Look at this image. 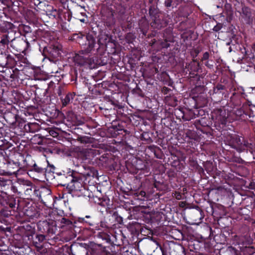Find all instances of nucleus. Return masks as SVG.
<instances>
[{
    "mask_svg": "<svg viewBox=\"0 0 255 255\" xmlns=\"http://www.w3.org/2000/svg\"><path fill=\"white\" fill-rule=\"evenodd\" d=\"M148 14L150 17V25L153 29L160 30L168 25V20L157 7V5H151L149 7Z\"/></svg>",
    "mask_w": 255,
    "mask_h": 255,
    "instance_id": "obj_1",
    "label": "nucleus"
},
{
    "mask_svg": "<svg viewBox=\"0 0 255 255\" xmlns=\"http://www.w3.org/2000/svg\"><path fill=\"white\" fill-rule=\"evenodd\" d=\"M72 178H71L70 182L68 183H59V186L66 187V190L68 193L72 192H80L81 194H84L86 189L84 186L83 180L81 175L77 173L72 174Z\"/></svg>",
    "mask_w": 255,
    "mask_h": 255,
    "instance_id": "obj_2",
    "label": "nucleus"
},
{
    "mask_svg": "<svg viewBox=\"0 0 255 255\" xmlns=\"http://www.w3.org/2000/svg\"><path fill=\"white\" fill-rule=\"evenodd\" d=\"M230 145L239 152L248 150L251 147V144L246 140L244 137L235 134L230 136L229 140Z\"/></svg>",
    "mask_w": 255,
    "mask_h": 255,
    "instance_id": "obj_3",
    "label": "nucleus"
},
{
    "mask_svg": "<svg viewBox=\"0 0 255 255\" xmlns=\"http://www.w3.org/2000/svg\"><path fill=\"white\" fill-rule=\"evenodd\" d=\"M37 228L42 233L48 235L55 234L57 230L56 222L54 221H40L37 224Z\"/></svg>",
    "mask_w": 255,
    "mask_h": 255,
    "instance_id": "obj_4",
    "label": "nucleus"
},
{
    "mask_svg": "<svg viewBox=\"0 0 255 255\" xmlns=\"http://www.w3.org/2000/svg\"><path fill=\"white\" fill-rule=\"evenodd\" d=\"M226 90L227 88L225 85L218 83L210 91L209 94L212 100L216 102L220 101L223 98Z\"/></svg>",
    "mask_w": 255,
    "mask_h": 255,
    "instance_id": "obj_5",
    "label": "nucleus"
},
{
    "mask_svg": "<svg viewBox=\"0 0 255 255\" xmlns=\"http://www.w3.org/2000/svg\"><path fill=\"white\" fill-rule=\"evenodd\" d=\"M60 48L56 45H49L44 47L43 49V54L50 60H52L59 57L61 54Z\"/></svg>",
    "mask_w": 255,
    "mask_h": 255,
    "instance_id": "obj_6",
    "label": "nucleus"
},
{
    "mask_svg": "<svg viewBox=\"0 0 255 255\" xmlns=\"http://www.w3.org/2000/svg\"><path fill=\"white\" fill-rule=\"evenodd\" d=\"M87 42L83 44V49L79 51L80 54H88L93 50L96 44L95 39L92 34H88L85 37Z\"/></svg>",
    "mask_w": 255,
    "mask_h": 255,
    "instance_id": "obj_7",
    "label": "nucleus"
},
{
    "mask_svg": "<svg viewBox=\"0 0 255 255\" xmlns=\"http://www.w3.org/2000/svg\"><path fill=\"white\" fill-rule=\"evenodd\" d=\"M88 245L86 244L74 243L70 246L72 255H87Z\"/></svg>",
    "mask_w": 255,
    "mask_h": 255,
    "instance_id": "obj_8",
    "label": "nucleus"
},
{
    "mask_svg": "<svg viewBox=\"0 0 255 255\" xmlns=\"http://www.w3.org/2000/svg\"><path fill=\"white\" fill-rule=\"evenodd\" d=\"M253 12L254 14H255V11H253L250 7L245 5L242 6L241 15L247 24H252L253 21Z\"/></svg>",
    "mask_w": 255,
    "mask_h": 255,
    "instance_id": "obj_9",
    "label": "nucleus"
},
{
    "mask_svg": "<svg viewBox=\"0 0 255 255\" xmlns=\"http://www.w3.org/2000/svg\"><path fill=\"white\" fill-rule=\"evenodd\" d=\"M20 163L19 162H9L7 165V171H4L2 175L6 176H10L16 173L21 168L20 167Z\"/></svg>",
    "mask_w": 255,
    "mask_h": 255,
    "instance_id": "obj_10",
    "label": "nucleus"
},
{
    "mask_svg": "<svg viewBox=\"0 0 255 255\" xmlns=\"http://www.w3.org/2000/svg\"><path fill=\"white\" fill-rule=\"evenodd\" d=\"M168 252L170 255H184V248L183 246L173 244L169 246Z\"/></svg>",
    "mask_w": 255,
    "mask_h": 255,
    "instance_id": "obj_11",
    "label": "nucleus"
},
{
    "mask_svg": "<svg viewBox=\"0 0 255 255\" xmlns=\"http://www.w3.org/2000/svg\"><path fill=\"white\" fill-rule=\"evenodd\" d=\"M83 167L84 171H81V172L78 174V175H81L82 178L84 177L87 179L89 177H94L97 175V171L94 167L86 166H83Z\"/></svg>",
    "mask_w": 255,
    "mask_h": 255,
    "instance_id": "obj_12",
    "label": "nucleus"
},
{
    "mask_svg": "<svg viewBox=\"0 0 255 255\" xmlns=\"http://www.w3.org/2000/svg\"><path fill=\"white\" fill-rule=\"evenodd\" d=\"M31 171H34L38 173H44L45 174V177L47 178V180H51L53 178V174L48 171V170L45 169V168H43L41 166H38L36 164H34L32 167Z\"/></svg>",
    "mask_w": 255,
    "mask_h": 255,
    "instance_id": "obj_13",
    "label": "nucleus"
},
{
    "mask_svg": "<svg viewBox=\"0 0 255 255\" xmlns=\"http://www.w3.org/2000/svg\"><path fill=\"white\" fill-rule=\"evenodd\" d=\"M138 26L140 31L142 32V33L143 35H146L149 27V24L145 15L142 16L139 20Z\"/></svg>",
    "mask_w": 255,
    "mask_h": 255,
    "instance_id": "obj_14",
    "label": "nucleus"
},
{
    "mask_svg": "<svg viewBox=\"0 0 255 255\" xmlns=\"http://www.w3.org/2000/svg\"><path fill=\"white\" fill-rule=\"evenodd\" d=\"M5 117H11L13 118V121H10L9 123L11 125L16 124V127H18L20 129H23V126L25 124V121L22 119L17 118L16 115L9 113L5 115Z\"/></svg>",
    "mask_w": 255,
    "mask_h": 255,
    "instance_id": "obj_15",
    "label": "nucleus"
},
{
    "mask_svg": "<svg viewBox=\"0 0 255 255\" xmlns=\"http://www.w3.org/2000/svg\"><path fill=\"white\" fill-rule=\"evenodd\" d=\"M76 157L83 160H86L90 156V152L86 148H77L76 149Z\"/></svg>",
    "mask_w": 255,
    "mask_h": 255,
    "instance_id": "obj_16",
    "label": "nucleus"
},
{
    "mask_svg": "<svg viewBox=\"0 0 255 255\" xmlns=\"http://www.w3.org/2000/svg\"><path fill=\"white\" fill-rule=\"evenodd\" d=\"M7 206L9 208L13 209L16 208H18L19 206V200L18 198L15 197L14 195H7Z\"/></svg>",
    "mask_w": 255,
    "mask_h": 255,
    "instance_id": "obj_17",
    "label": "nucleus"
},
{
    "mask_svg": "<svg viewBox=\"0 0 255 255\" xmlns=\"http://www.w3.org/2000/svg\"><path fill=\"white\" fill-rule=\"evenodd\" d=\"M68 117L75 125H81L84 124V119L72 111L68 112Z\"/></svg>",
    "mask_w": 255,
    "mask_h": 255,
    "instance_id": "obj_18",
    "label": "nucleus"
},
{
    "mask_svg": "<svg viewBox=\"0 0 255 255\" xmlns=\"http://www.w3.org/2000/svg\"><path fill=\"white\" fill-rule=\"evenodd\" d=\"M74 61L79 65L83 66L86 63H89L91 59L89 57H86L84 56L80 55V54H77L74 57Z\"/></svg>",
    "mask_w": 255,
    "mask_h": 255,
    "instance_id": "obj_19",
    "label": "nucleus"
},
{
    "mask_svg": "<svg viewBox=\"0 0 255 255\" xmlns=\"http://www.w3.org/2000/svg\"><path fill=\"white\" fill-rule=\"evenodd\" d=\"M249 105L246 103L244 104L241 108L237 109L235 111V114L236 115V116L242 119L243 117L244 118V115H248V109H249Z\"/></svg>",
    "mask_w": 255,
    "mask_h": 255,
    "instance_id": "obj_20",
    "label": "nucleus"
},
{
    "mask_svg": "<svg viewBox=\"0 0 255 255\" xmlns=\"http://www.w3.org/2000/svg\"><path fill=\"white\" fill-rule=\"evenodd\" d=\"M2 175V174L0 175V188L6 190L11 185V180L4 178Z\"/></svg>",
    "mask_w": 255,
    "mask_h": 255,
    "instance_id": "obj_21",
    "label": "nucleus"
},
{
    "mask_svg": "<svg viewBox=\"0 0 255 255\" xmlns=\"http://www.w3.org/2000/svg\"><path fill=\"white\" fill-rule=\"evenodd\" d=\"M56 175L57 176L56 177L57 180L61 181L60 183L62 184L69 183L71 178H72V174L67 176L65 174L60 172L57 173Z\"/></svg>",
    "mask_w": 255,
    "mask_h": 255,
    "instance_id": "obj_22",
    "label": "nucleus"
},
{
    "mask_svg": "<svg viewBox=\"0 0 255 255\" xmlns=\"http://www.w3.org/2000/svg\"><path fill=\"white\" fill-rule=\"evenodd\" d=\"M10 46L17 50H20V47L25 43V41L20 38H13L10 41Z\"/></svg>",
    "mask_w": 255,
    "mask_h": 255,
    "instance_id": "obj_23",
    "label": "nucleus"
},
{
    "mask_svg": "<svg viewBox=\"0 0 255 255\" xmlns=\"http://www.w3.org/2000/svg\"><path fill=\"white\" fill-rule=\"evenodd\" d=\"M30 184H31V182L29 181L24 180H19V190H20V194L24 193L26 190V188H30L29 186Z\"/></svg>",
    "mask_w": 255,
    "mask_h": 255,
    "instance_id": "obj_24",
    "label": "nucleus"
},
{
    "mask_svg": "<svg viewBox=\"0 0 255 255\" xmlns=\"http://www.w3.org/2000/svg\"><path fill=\"white\" fill-rule=\"evenodd\" d=\"M111 39L108 34H102L99 36L98 43L100 45L106 44L107 42H109Z\"/></svg>",
    "mask_w": 255,
    "mask_h": 255,
    "instance_id": "obj_25",
    "label": "nucleus"
},
{
    "mask_svg": "<svg viewBox=\"0 0 255 255\" xmlns=\"http://www.w3.org/2000/svg\"><path fill=\"white\" fill-rule=\"evenodd\" d=\"M29 188H26V190L24 192L26 197L27 199L31 198L33 197L34 193L36 191L35 186L30 184Z\"/></svg>",
    "mask_w": 255,
    "mask_h": 255,
    "instance_id": "obj_26",
    "label": "nucleus"
},
{
    "mask_svg": "<svg viewBox=\"0 0 255 255\" xmlns=\"http://www.w3.org/2000/svg\"><path fill=\"white\" fill-rule=\"evenodd\" d=\"M45 239V236L43 235H37L35 237V241H33V244L37 248H41L40 243L43 242Z\"/></svg>",
    "mask_w": 255,
    "mask_h": 255,
    "instance_id": "obj_27",
    "label": "nucleus"
},
{
    "mask_svg": "<svg viewBox=\"0 0 255 255\" xmlns=\"http://www.w3.org/2000/svg\"><path fill=\"white\" fill-rule=\"evenodd\" d=\"M224 10L225 11V13L227 15V18H229L230 19L233 15V10L232 5L226 2L224 5Z\"/></svg>",
    "mask_w": 255,
    "mask_h": 255,
    "instance_id": "obj_28",
    "label": "nucleus"
},
{
    "mask_svg": "<svg viewBox=\"0 0 255 255\" xmlns=\"http://www.w3.org/2000/svg\"><path fill=\"white\" fill-rule=\"evenodd\" d=\"M191 69L193 72H198L201 70L200 64L197 60H193V62L191 63Z\"/></svg>",
    "mask_w": 255,
    "mask_h": 255,
    "instance_id": "obj_29",
    "label": "nucleus"
},
{
    "mask_svg": "<svg viewBox=\"0 0 255 255\" xmlns=\"http://www.w3.org/2000/svg\"><path fill=\"white\" fill-rule=\"evenodd\" d=\"M73 97L74 96L72 94L68 93L64 99H61L63 106H66L69 104L71 101L73 100Z\"/></svg>",
    "mask_w": 255,
    "mask_h": 255,
    "instance_id": "obj_30",
    "label": "nucleus"
},
{
    "mask_svg": "<svg viewBox=\"0 0 255 255\" xmlns=\"http://www.w3.org/2000/svg\"><path fill=\"white\" fill-rule=\"evenodd\" d=\"M35 125L33 123H28L23 126V131L27 132H33L34 131L33 127Z\"/></svg>",
    "mask_w": 255,
    "mask_h": 255,
    "instance_id": "obj_31",
    "label": "nucleus"
},
{
    "mask_svg": "<svg viewBox=\"0 0 255 255\" xmlns=\"http://www.w3.org/2000/svg\"><path fill=\"white\" fill-rule=\"evenodd\" d=\"M7 194L4 193V195H0V204L2 206H7Z\"/></svg>",
    "mask_w": 255,
    "mask_h": 255,
    "instance_id": "obj_32",
    "label": "nucleus"
},
{
    "mask_svg": "<svg viewBox=\"0 0 255 255\" xmlns=\"http://www.w3.org/2000/svg\"><path fill=\"white\" fill-rule=\"evenodd\" d=\"M77 140L82 143H88L91 142V138L87 136H78Z\"/></svg>",
    "mask_w": 255,
    "mask_h": 255,
    "instance_id": "obj_33",
    "label": "nucleus"
},
{
    "mask_svg": "<svg viewBox=\"0 0 255 255\" xmlns=\"http://www.w3.org/2000/svg\"><path fill=\"white\" fill-rule=\"evenodd\" d=\"M239 48V50L243 54L242 58L243 59L246 58L248 57V52L246 49V48L243 45H238Z\"/></svg>",
    "mask_w": 255,
    "mask_h": 255,
    "instance_id": "obj_34",
    "label": "nucleus"
},
{
    "mask_svg": "<svg viewBox=\"0 0 255 255\" xmlns=\"http://www.w3.org/2000/svg\"><path fill=\"white\" fill-rule=\"evenodd\" d=\"M19 181L17 183L16 185H14L12 184V182L11 181V185L9 186L11 190L13 191V192L15 193H17L18 194H20V190H19Z\"/></svg>",
    "mask_w": 255,
    "mask_h": 255,
    "instance_id": "obj_35",
    "label": "nucleus"
},
{
    "mask_svg": "<svg viewBox=\"0 0 255 255\" xmlns=\"http://www.w3.org/2000/svg\"><path fill=\"white\" fill-rule=\"evenodd\" d=\"M10 214V211L7 210L6 208H3L0 210V217H8Z\"/></svg>",
    "mask_w": 255,
    "mask_h": 255,
    "instance_id": "obj_36",
    "label": "nucleus"
},
{
    "mask_svg": "<svg viewBox=\"0 0 255 255\" xmlns=\"http://www.w3.org/2000/svg\"><path fill=\"white\" fill-rule=\"evenodd\" d=\"M97 237L99 238H101L104 240H106L107 242H109L110 241V237L108 235L105 233L100 232L97 235Z\"/></svg>",
    "mask_w": 255,
    "mask_h": 255,
    "instance_id": "obj_37",
    "label": "nucleus"
},
{
    "mask_svg": "<svg viewBox=\"0 0 255 255\" xmlns=\"http://www.w3.org/2000/svg\"><path fill=\"white\" fill-rule=\"evenodd\" d=\"M134 195L137 197L138 199L142 200H144L143 198L145 197L146 193L143 191H141L140 192H135Z\"/></svg>",
    "mask_w": 255,
    "mask_h": 255,
    "instance_id": "obj_38",
    "label": "nucleus"
},
{
    "mask_svg": "<svg viewBox=\"0 0 255 255\" xmlns=\"http://www.w3.org/2000/svg\"><path fill=\"white\" fill-rule=\"evenodd\" d=\"M9 42V39L7 35H3L0 40V43L2 45H7Z\"/></svg>",
    "mask_w": 255,
    "mask_h": 255,
    "instance_id": "obj_39",
    "label": "nucleus"
},
{
    "mask_svg": "<svg viewBox=\"0 0 255 255\" xmlns=\"http://www.w3.org/2000/svg\"><path fill=\"white\" fill-rule=\"evenodd\" d=\"M226 252L230 253L232 255H234L236 254V250L232 246L228 247L226 250Z\"/></svg>",
    "mask_w": 255,
    "mask_h": 255,
    "instance_id": "obj_40",
    "label": "nucleus"
},
{
    "mask_svg": "<svg viewBox=\"0 0 255 255\" xmlns=\"http://www.w3.org/2000/svg\"><path fill=\"white\" fill-rule=\"evenodd\" d=\"M61 223H64L67 225H71L72 224V222L69 220L66 219L65 218H62L61 219Z\"/></svg>",
    "mask_w": 255,
    "mask_h": 255,
    "instance_id": "obj_41",
    "label": "nucleus"
},
{
    "mask_svg": "<svg viewBox=\"0 0 255 255\" xmlns=\"http://www.w3.org/2000/svg\"><path fill=\"white\" fill-rule=\"evenodd\" d=\"M222 28V24L221 23L217 24L213 28V30L218 32Z\"/></svg>",
    "mask_w": 255,
    "mask_h": 255,
    "instance_id": "obj_42",
    "label": "nucleus"
},
{
    "mask_svg": "<svg viewBox=\"0 0 255 255\" xmlns=\"http://www.w3.org/2000/svg\"><path fill=\"white\" fill-rule=\"evenodd\" d=\"M209 56H210V54L208 52H205L203 54V57L201 59V61H203L206 60L208 59L209 58Z\"/></svg>",
    "mask_w": 255,
    "mask_h": 255,
    "instance_id": "obj_43",
    "label": "nucleus"
},
{
    "mask_svg": "<svg viewBox=\"0 0 255 255\" xmlns=\"http://www.w3.org/2000/svg\"><path fill=\"white\" fill-rule=\"evenodd\" d=\"M101 110H108L109 109H112V107L108 106L107 104H104L102 107H100Z\"/></svg>",
    "mask_w": 255,
    "mask_h": 255,
    "instance_id": "obj_44",
    "label": "nucleus"
},
{
    "mask_svg": "<svg viewBox=\"0 0 255 255\" xmlns=\"http://www.w3.org/2000/svg\"><path fill=\"white\" fill-rule=\"evenodd\" d=\"M23 30L25 33L31 32L32 30L31 28L27 25H24L23 27Z\"/></svg>",
    "mask_w": 255,
    "mask_h": 255,
    "instance_id": "obj_45",
    "label": "nucleus"
},
{
    "mask_svg": "<svg viewBox=\"0 0 255 255\" xmlns=\"http://www.w3.org/2000/svg\"><path fill=\"white\" fill-rule=\"evenodd\" d=\"M172 0H165L164 2L165 6L167 7H170L171 6Z\"/></svg>",
    "mask_w": 255,
    "mask_h": 255,
    "instance_id": "obj_46",
    "label": "nucleus"
},
{
    "mask_svg": "<svg viewBox=\"0 0 255 255\" xmlns=\"http://www.w3.org/2000/svg\"><path fill=\"white\" fill-rule=\"evenodd\" d=\"M170 89L167 87H164L162 89V92L164 94H167V93L170 91Z\"/></svg>",
    "mask_w": 255,
    "mask_h": 255,
    "instance_id": "obj_47",
    "label": "nucleus"
},
{
    "mask_svg": "<svg viewBox=\"0 0 255 255\" xmlns=\"http://www.w3.org/2000/svg\"><path fill=\"white\" fill-rule=\"evenodd\" d=\"M46 169L48 170V171H49L50 173L53 174V176H54L53 179L55 178V176L54 175V170L55 169L54 167L53 166H51V167H50L49 169Z\"/></svg>",
    "mask_w": 255,
    "mask_h": 255,
    "instance_id": "obj_48",
    "label": "nucleus"
},
{
    "mask_svg": "<svg viewBox=\"0 0 255 255\" xmlns=\"http://www.w3.org/2000/svg\"><path fill=\"white\" fill-rule=\"evenodd\" d=\"M249 187L251 189H255V182H251L250 183Z\"/></svg>",
    "mask_w": 255,
    "mask_h": 255,
    "instance_id": "obj_49",
    "label": "nucleus"
},
{
    "mask_svg": "<svg viewBox=\"0 0 255 255\" xmlns=\"http://www.w3.org/2000/svg\"><path fill=\"white\" fill-rule=\"evenodd\" d=\"M3 24L5 25V26L8 27L9 28H11V27L12 26V24H11L10 22H4Z\"/></svg>",
    "mask_w": 255,
    "mask_h": 255,
    "instance_id": "obj_50",
    "label": "nucleus"
},
{
    "mask_svg": "<svg viewBox=\"0 0 255 255\" xmlns=\"http://www.w3.org/2000/svg\"><path fill=\"white\" fill-rule=\"evenodd\" d=\"M205 65L209 68H212L213 67V64H211L209 63V62L207 61L205 63Z\"/></svg>",
    "mask_w": 255,
    "mask_h": 255,
    "instance_id": "obj_51",
    "label": "nucleus"
},
{
    "mask_svg": "<svg viewBox=\"0 0 255 255\" xmlns=\"http://www.w3.org/2000/svg\"><path fill=\"white\" fill-rule=\"evenodd\" d=\"M154 0H148L149 3L150 4L149 6L152 4H155L157 5V3L155 2H154Z\"/></svg>",
    "mask_w": 255,
    "mask_h": 255,
    "instance_id": "obj_52",
    "label": "nucleus"
},
{
    "mask_svg": "<svg viewBox=\"0 0 255 255\" xmlns=\"http://www.w3.org/2000/svg\"><path fill=\"white\" fill-rule=\"evenodd\" d=\"M57 93L59 96H60L61 95V89L59 87V88L57 90Z\"/></svg>",
    "mask_w": 255,
    "mask_h": 255,
    "instance_id": "obj_53",
    "label": "nucleus"
},
{
    "mask_svg": "<svg viewBox=\"0 0 255 255\" xmlns=\"http://www.w3.org/2000/svg\"><path fill=\"white\" fill-rule=\"evenodd\" d=\"M236 97V93H234L233 94L232 96L231 97V100H232V101H233V100H234V98H235V97Z\"/></svg>",
    "mask_w": 255,
    "mask_h": 255,
    "instance_id": "obj_54",
    "label": "nucleus"
},
{
    "mask_svg": "<svg viewBox=\"0 0 255 255\" xmlns=\"http://www.w3.org/2000/svg\"><path fill=\"white\" fill-rule=\"evenodd\" d=\"M108 102L111 105H114V102L111 100H110Z\"/></svg>",
    "mask_w": 255,
    "mask_h": 255,
    "instance_id": "obj_55",
    "label": "nucleus"
},
{
    "mask_svg": "<svg viewBox=\"0 0 255 255\" xmlns=\"http://www.w3.org/2000/svg\"><path fill=\"white\" fill-rule=\"evenodd\" d=\"M232 51H233L232 47L231 46H230L229 48V51L230 52H231Z\"/></svg>",
    "mask_w": 255,
    "mask_h": 255,
    "instance_id": "obj_56",
    "label": "nucleus"
},
{
    "mask_svg": "<svg viewBox=\"0 0 255 255\" xmlns=\"http://www.w3.org/2000/svg\"><path fill=\"white\" fill-rule=\"evenodd\" d=\"M194 214L195 215H199V214H200V211H197L196 212H195Z\"/></svg>",
    "mask_w": 255,
    "mask_h": 255,
    "instance_id": "obj_57",
    "label": "nucleus"
},
{
    "mask_svg": "<svg viewBox=\"0 0 255 255\" xmlns=\"http://www.w3.org/2000/svg\"><path fill=\"white\" fill-rule=\"evenodd\" d=\"M141 11H142V12H146V9L145 8H143V9H141Z\"/></svg>",
    "mask_w": 255,
    "mask_h": 255,
    "instance_id": "obj_58",
    "label": "nucleus"
},
{
    "mask_svg": "<svg viewBox=\"0 0 255 255\" xmlns=\"http://www.w3.org/2000/svg\"><path fill=\"white\" fill-rule=\"evenodd\" d=\"M160 249L161 250V251H162V252L163 254H164V250H163V249H162V248L161 247H160Z\"/></svg>",
    "mask_w": 255,
    "mask_h": 255,
    "instance_id": "obj_59",
    "label": "nucleus"
},
{
    "mask_svg": "<svg viewBox=\"0 0 255 255\" xmlns=\"http://www.w3.org/2000/svg\"><path fill=\"white\" fill-rule=\"evenodd\" d=\"M199 53V51H196V56Z\"/></svg>",
    "mask_w": 255,
    "mask_h": 255,
    "instance_id": "obj_60",
    "label": "nucleus"
},
{
    "mask_svg": "<svg viewBox=\"0 0 255 255\" xmlns=\"http://www.w3.org/2000/svg\"><path fill=\"white\" fill-rule=\"evenodd\" d=\"M230 42H228L227 43V45H230Z\"/></svg>",
    "mask_w": 255,
    "mask_h": 255,
    "instance_id": "obj_61",
    "label": "nucleus"
},
{
    "mask_svg": "<svg viewBox=\"0 0 255 255\" xmlns=\"http://www.w3.org/2000/svg\"><path fill=\"white\" fill-rule=\"evenodd\" d=\"M254 45V47H255V43H254V45Z\"/></svg>",
    "mask_w": 255,
    "mask_h": 255,
    "instance_id": "obj_62",
    "label": "nucleus"
},
{
    "mask_svg": "<svg viewBox=\"0 0 255 255\" xmlns=\"http://www.w3.org/2000/svg\"><path fill=\"white\" fill-rule=\"evenodd\" d=\"M217 7H218V8H220V7H220V6H219V5H217Z\"/></svg>",
    "mask_w": 255,
    "mask_h": 255,
    "instance_id": "obj_63",
    "label": "nucleus"
},
{
    "mask_svg": "<svg viewBox=\"0 0 255 255\" xmlns=\"http://www.w3.org/2000/svg\"><path fill=\"white\" fill-rule=\"evenodd\" d=\"M176 198H177V199H180V198H179V197H176Z\"/></svg>",
    "mask_w": 255,
    "mask_h": 255,
    "instance_id": "obj_64",
    "label": "nucleus"
}]
</instances>
